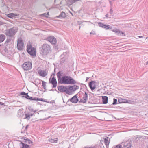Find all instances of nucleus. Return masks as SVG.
I'll use <instances>...</instances> for the list:
<instances>
[{"label":"nucleus","mask_w":148,"mask_h":148,"mask_svg":"<svg viewBox=\"0 0 148 148\" xmlns=\"http://www.w3.org/2000/svg\"><path fill=\"white\" fill-rule=\"evenodd\" d=\"M63 73L61 71H59L56 74L58 84H74L77 82L70 76H62Z\"/></svg>","instance_id":"f257e3e1"},{"label":"nucleus","mask_w":148,"mask_h":148,"mask_svg":"<svg viewBox=\"0 0 148 148\" xmlns=\"http://www.w3.org/2000/svg\"><path fill=\"white\" fill-rule=\"evenodd\" d=\"M79 86L76 85L74 86H59L58 87V90L60 92H65L66 94L70 95L73 92L79 88Z\"/></svg>","instance_id":"f03ea898"},{"label":"nucleus","mask_w":148,"mask_h":148,"mask_svg":"<svg viewBox=\"0 0 148 148\" xmlns=\"http://www.w3.org/2000/svg\"><path fill=\"white\" fill-rule=\"evenodd\" d=\"M40 53L43 56H45L51 51V49L49 45L44 44L41 46Z\"/></svg>","instance_id":"7ed1b4c3"},{"label":"nucleus","mask_w":148,"mask_h":148,"mask_svg":"<svg viewBox=\"0 0 148 148\" xmlns=\"http://www.w3.org/2000/svg\"><path fill=\"white\" fill-rule=\"evenodd\" d=\"M18 31V29L16 27H13L9 29H6L5 31V34L7 36L10 37H14Z\"/></svg>","instance_id":"20e7f679"},{"label":"nucleus","mask_w":148,"mask_h":148,"mask_svg":"<svg viewBox=\"0 0 148 148\" xmlns=\"http://www.w3.org/2000/svg\"><path fill=\"white\" fill-rule=\"evenodd\" d=\"M27 51L28 53L33 56H36V49L35 48L32 47L31 45H27Z\"/></svg>","instance_id":"39448f33"},{"label":"nucleus","mask_w":148,"mask_h":148,"mask_svg":"<svg viewBox=\"0 0 148 148\" xmlns=\"http://www.w3.org/2000/svg\"><path fill=\"white\" fill-rule=\"evenodd\" d=\"M22 67L24 70L28 71L30 70L32 67V64L30 62H27L23 64Z\"/></svg>","instance_id":"423d86ee"},{"label":"nucleus","mask_w":148,"mask_h":148,"mask_svg":"<svg viewBox=\"0 0 148 148\" xmlns=\"http://www.w3.org/2000/svg\"><path fill=\"white\" fill-rule=\"evenodd\" d=\"M24 43L22 38H20L17 40V47L18 50L21 51L23 50Z\"/></svg>","instance_id":"0eeeda50"},{"label":"nucleus","mask_w":148,"mask_h":148,"mask_svg":"<svg viewBox=\"0 0 148 148\" xmlns=\"http://www.w3.org/2000/svg\"><path fill=\"white\" fill-rule=\"evenodd\" d=\"M79 100L77 97V95H75L72 97L71 98L69 99L68 101L67 102H66V104H67L69 105L68 103L69 102V101H70L72 103H76Z\"/></svg>","instance_id":"6e6552de"},{"label":"nucleus","mask_w":148,"mask_h":148,"mask_svg":"<svg viewBox=\"0 0 148 148\" xmlns=\"http://www.w3.org/2000/svg\"><path fill=\"white\" fill-rule=\"evenodd\" d=\"M96 82L95 81H92L89 83V86L92 91L96 88Z\"/></svg>","instance_id":"1a4fd4ad"},{"label":"nucleus","mask_w":148,"mask_h":148,"mask_svg":"<svg viewBox=\"0 0 148 148\" xmlns=\"http://www.w3.org/2000/svg\"><path fill=\"white\" fill-rule=\"evenodd\" d=\"M49 83H51L53 85L52 88H56L57 85V81L56 78L54 77L52 78L51 80V78L49 79Z\"/></svg>","instance_id":"9d476101"},{"label":"nucleus","mask_w":148,"mask_h":148,"mask_svg":"<svg viewBox=\"0 0 148 148\" xmlns=\"http://www.w3.org/2000/svg\"><path fill=\"white\" fill-rule=\"evenodd\" d=\"M47 40L52 44L55 45L56 43V39L54 36H49L47 38Z\"/></svg>","instance_id":"9b49d317"},{"label":"nucleus","mask_w":148,"mask_h":148,"mask_svg":"<svg viewBox=\"0 0 148 148\" xmlns=\"http://www.w3.org/2000/svg\"><path fill=\"white\" fill-rule=\"evenodd\" d=\"M84 92L85 94L84 95L82 99H81L79 101V102L84 103L86 102L87 100L88 99V94L86 92Z\"/></svg>","instance_id":"f8f14e48"},{"label":"nucleus","mask_w":148,"mask_h":148,"mask_svg":"<svg viewBox=\"0 0 148 148\" xmlns=\"http://www.w3.org/2000/svg\"><path fill=\"white\" fill-rule=\"evenodd\" d=\"M132 141L129 140L124 143L123 148H131L132 147Z\"/></svg>","instance_id":"ddd939ff"},{"label":"nucleus","mask_w":148,"mask_h":148,"mask_svg":"<svg viewBox=\"0 0 148 148\" xmlns=\"http://www.w3.org/2000/svg\"><path fill=\"white\" fill-rule=\"evenodd\" d=\"M38 73L40 76L45 77L47 75V72L46 71L39 70Z\"/></svg>","instance_id":"4468645a"},{"label":"nucleus","mask_w":148,"mask_h":148,"mask_svg":"<svg viewBox=\"0 0 148 148\" xmlns=\"http://www.w3.org/2000/svg\"><path fill=\"white\" fill-rule=\"evenodd\" d=\"M1 51H2L3 54H1L3 56H5L6 53H8V51L7 48L5 46H1Z\"/></svg>","instance_id":"2eb2a0df"},{"label":"nucleus","mask_w":148,"mask_h":148,"mask_svg":"<svg viewBox=\"0 0 148 148\" xmlns=\"http://www.w3.org/2000/svg\"><path fill=\"white\" fill-rule=\"evenodd\" d=\"M20 142H21L19 144L20 148H30V146L27 144H25L21 141H20Z\"/></svg>","instance_id":"dca6fc26"},{"label":"nucleus","mask_w":148,"mask_h":148,"mask_svg":"<svg viewBox=\"0 0 148 148\" xmlns=\"http://www.w3.org/2000/svg\"><path fill=\"white\" fill-rule=\"evenodd\" d=\"M130 101L126 100L123 99H120L118 100V102L120 103H130Z\"/></svg>","instance_id":"f3484780"},{"label":"nucleus","mask_w":148,"mask_h":148,"mask_svg":"<svg viewBox=\"0 0 148 148\" xmlns=\"http://www.w3.org/2000/svg\"><path fill=\"white\" fill-rule=\"evenodd\" d=\"M66 16V13L64 12H62L58 16H56V18H65Z\"/></svg>","instance_id":"a211bd4d"},{"label":"nucleus","mask_w":148,"mask_h":148,"mask_svg":"<svg viewBox=\"0 0 148 148\" xmlns=\"http://www.w3.org/2000/svg\"><path fill=\"white\" fill-rule=\"evenodd\" d=\"M110 140V139L107 137H106V138L104 139V141L106 146H108L109 145Z\"/></svg>","instance_id":"6ab92c4d"},{"label":"nucleus","mask_w":148,"mask_h":148,"mask_svg":"<svg viewBox=\"0 0 148 148\" xmlns=\"http://www.w3.org/2000/svg\"><path fill=\"white\" fill-rule=\"evenodd\" d=\"M102 102L103 104H106L108 103V97L106 96H102Z\"/></svg>","instance_id":"aec40b11"},{"label":"nucleus","mask_w":148,"mask_h":148,"mask_svg":"<svg viewBox=\"0 0 148 148\" xmlns=\"http://www.w3.org/2000/svg\"><path fill=\"white\" fill-rule=\"evenodd\" d=\"M115 31L114 32L117 33V34L119 35H121L122 34V36H125V34L123 32H121L118 29L116 28L115 29Z\"/></svg>","instance_id":"412c9836"},{"label":"nucleus","mask_w":148,"mask_h":148,"mask_svg":"<svg viewBox=\"0 0 148 148\" xmlns=\"http://www.w3.org/2000/svg\"><path fill=\"white\" fill-rule=\"evenodd\" d=\"M17 16L16 14H14L13 13H10L7 15V17L11 18H13L14 17Z\"/></svg>","instance_id":"4be33fe9"},{"label":"nucleus","mask_w":148,"mask_h":148,"mask_svg":"<svg viewBox=\"0 0 148 148\" xmlns=\"http://www.w3.org/2000/svg\"><path fill=\"white\" fill-rule=\"evenodd\" d=\"M83 148H99V146L98 144H95V145H92L90 147L85 146Z\"/></svg>","instance_id":"5701e85b"},{"label":"nucleus","mask_w":148,"mask_h":148,"mask_svg":"<svg viewBox=\"0 0 148 148\" xmlns=\"http://www.w3.org/2000/svg\"><path fill=\"white\" fill-rule=\"evenodd\" d=\"M5 36L4 35H0V43L3 42L5 39Z\"/></svg>","instance_id":"b1692460"},{"label":"nucleus","mask_w":148,"mask_h":148,"mask_svg":"<svg viewBox=\"0 0 148 148\" xmlns=\"http://www.w3.org/2000/svg\"><path fill=\"white\" fill-rule=\"evenodd\" d=\"M58 140V138H56L54 139L49 138V141L52 143H57Z\"/></svg>","instance_id":"393cba45"},{"label":"nucleus","mask_w":148,"mask_h":148,"mask_svg":"<svg viewBox=\"0 0 148 148\" xmlns=\"http://www.w3.org/2000/svg\"><path fill=\"white\" fill-rule=\"evenodd\" d=\"M36 100L40 101H44V102H45L48 103H51V102H50L49 101H47V99H44L42 98H36Z\"/></svg>","instance_id":"a878e982"},{"label":"nucleus","mask_w":148,"mask_h":148,"mask_svg":"<svg viewBox=\"0 0 148 148\" xmlns=\"http://www.w3.org/2000/svg\"><path fill=\"white\" fill-rule=\"evenodd\" d=\"M24 140L25 141H23L24 143H27L29 144L33 143L32 142L27 138H26V139H24Z\"/></svg>","instance_id":"bb28decb"},{"label":"nucleus","mask_w":148,"mask_h":148,"mask_svg":"<svg viewBox=\"0 0 148 148\" xmlns=\"http://www.w3.org/2000/svg\"><path fill=\"white\" fill-rule=\"evenodd\" d=\"M42 86L43 87L44 89L45 90L44 92H45L47 89H46V82L44 81H42Z\"/></svg>","instance_id":"cd10ccee"},{"label":"nucleus","mask_w":148,"mask_h":148,"mask_svg":"<svg viewBox=\"0 0 148 148\" xmlns=\"http://www.w3.org/2000/svg\"><path fill=\"white\" fill-rule=\"evenodd\" d=\"M105 26H104V27L103 28L106 29L111 30L112 29V27H110V26L108 25L105 24Z\"/></svg>","instance_id":"c85d7f7f"},{"label":"nucleus","mask_w":148,"mask_h":148,"mask_svg":"<svg viewBox=\"0 0 148 148\" xmlns=\"http://www.w3.org/2000/svg\"><path fill=\"white\" fill-rule=\"evenodd\" d=\"M98 25L101 27L103 28L105 26V25L103 23H102L101 22H99L98 23Z\"/></svg>","instance_id":"c756f323"},{"label":"nucleus","mask_w":148,"mask_h":148,"mask_svg":"<svg viewBox=\"0 0 148 148\" xmlns=\"http://www.w3.org/2000/svg\"><path fill=\"white\" fill-rule=\"evenodd\" d=\"M30 118V115L29 114H25V117L24 119H27V120H29Z\"/></svg>","instance_id":"7c9ffc66"},{"label":"nucleus","mask_w":148,"mask_h":148,"mask_svg":"<svg viewBox=\"0 0 148 148\" xmlns=\"http://www.w3.org/2000/svg\"><path fill=\"white\" fill-rule=\"evenodd\" d=\"M112 148H114L113 147ZM114 148H123V147L120 144H119L116 146H114Z\"/></svg>","instance_id":"2f4dec72"},{"label":"nucleus","mask_w":148,"mask_h":148,"mask_svg":"<svg viewBox=\"0 0 148 148\" xmlns=\"http://www.w3.org/2000/svg\"><path fill=\"white\" fill-rule=\"evenodd\" d=\"M117 104V99H116L115 98H114L113 99V102L112 103V104L114 105L116 104Z\"/></svg>","instance_id":"473e14b6"},{"label":"nucleus","mask_w":148,"mask_h":148,"mask_svg":"<svg viewBox=\"0 0 148 148\" xmlns=\"http://www.w3.org/2000/svg\"><path fill=\"white\" fill-rule=\"evenodd\" d=\"M28 109L31 112H36V111L33 110V109L31 107H29L28 108Z\"/></svg>","instance_id":"72a5a7b5"},{"label":"nucleus","mask_w":148,"mask_h":148,"mask_svg":"<svg viewBox=\"0 0 148 148\" xmlns=\"http://www.w3.org/2000/svg\"><path fill=\"white\" fill-rule=\"evenodd\" d=\"M36 97H30L29 98V100H36Z\"/></svg>","instance_id":"f704fd0d"},{"label":"nucleus","mask_w":148,"mask_h":148,"mask_svg":"<svg viewBox=\"0 0 148 148\" xmlns=\"http://www.w3.org/2000/svg\"><path fill=\"white\" fill-rule=\"evenodd\" d=\"M10 39L9 40H8V39L5 42L4 44V45H5L7 46L8 45V43L9 42H10Z\"/></svg>","instance_id":"c9c22d12"},{"label":"nucleus","mask_w":148,"mask_h":148,"mask_svg":"<svg viewBox=\"0 0 148 148\" xmlns=\"http://www.w3.org/2000/svg\"><path fill=\"white\" fill-rule=\"evenodd\" d=\"M26 93H25L24 92H21L20 93V95H25L26 94Z\"/></svg>","instance_id":"e433bc0d"},{"label":"nucleus","mask_w":148,"mask_h":148,"mask_svg":"<svg viewBox=\"0 0 148 148\" xmlns=\"http://www.w3.org/2000/svg\"><path fill=\"white\" fill-rule=\"evenodd\" d=\"M90 34H95V32L94 31H92L90 33Z\"/></svg>","instance_id":"4c0bfd02"},{"label":"nucleus","mask_w":148,"mask_h":148,"mask_svg":"<svg viewBox=\"0 0 148 148\" xmlns=\"http://www.w3.org/2000/svg\"><path fill=\"white\" fill-rule=\"evenodd\" d=\"M79 97L82 96V95H83L84 94V93L82 92H79Z\"/></svg>","instance_id":"58836bf2"},{"label":"nucleus","mask_w":148,"mask_h":148,"mask_svg":"<svg viewBox=\"0 0 148 148\" xmlns=\"http://www.w3.org/2000/svg\"><path fill=\"white\" fill-rule=\"evenodd\" d=\"M113 11L112 10V9H110V13L111 14H112V13H113Z\"/></svg>","instance_id":"ea45409f"},{"label":"nucleus","mask_w":148,"mask_h":148,"mask_svg":"<svg viewBox=\"0 0 148 148\" xmlns=\"http://www.w3.org/2000/svg\"><path fill=\"white\" fill-rule=\"evenodd\" d=\"M1 45H0V53L1 54H3V52L2 51H1Z\"/></svg>","instance_id":"a19ab883"},{"label":"nucleus","mask_w":148,"mask_h":148,"mask_svg":"<svg viewBox=\"0 0 148 148\" xmlns=\"http://www.w3.org/2000/svg\"><path fill=\"white\" fill-rule=\"evenodd\" d=\"M29 97L30 96H29L28 95H26V98L27 99H29Z\"/></svg>","instance_id":"79ce46f5"},{"label":"nucleus","mask_w":148,"mask_h":148,"mask_svg":"<svg viewBox=\"0 0 148 148\" xmlns=\"http://www.w3.org/2000/svg\"><path fill=\"white\" fill-rule=\"evenodd\" d=\"M28 95V93H26V94L25 95V96H23V97H25V98H26V95Z\"/></svg>","instance_id":"37998d69"},{"label":"nucleus","mask_w":148,"mask_h":148,"mask_svg":"<svg viewBox=\"0 0 148 148\" xmlns=\"http://www.w3.org/2000/svg\"><path fill=\"white\" fill-rule=\"evenodd\" d=\"M5 104L4 103H2V102H0V105H3Z\"/></svg>","instance_id":"c03bdc74"},{"label":"nucleus","mask_w":148,"mask_h":148,"mask_svg":"<svg viewBox=\"0 0 148 148\" xmlns=\"http://www.w3.org/2000/svg\"><path fill=\"white\" fill-rule=\"evenodd\" d=\"M45 14H46V15H47V16H49V13H47V14H46V13H44V14H43V15H45Z\"/></svg>","instance_id":"a18cd8bd"},{"label":"nucleus","mask_w":148,"mask_h":148,"mask_svg":"<svg viewBox=\"0 0 148 148\" xmlns=\"http://www.w3.org/2000/svg\"><path fill=\"white\" fill-rule=\"evenodd\" d=\"M28 125H27L26 127H25V130H27V129L28 128Z\"/></svg>","instance_id":"49530a36"},{"label":"nucleus","mask_w":148,"mask_h":148,"mask_svg":"<svg viewBox=\"0 0 148 148\" xmlns=\"http://www.w3.org/2000/svg\"><path fill=\"white\" fill-rule=\"evenodd\" d=\"M34 113L33 114H29V115H30V116H33V115H34Z\"/></svg>","instance_id":"de8ad7c7"},{"label":"nucleus","mask_w":148,"mask_h":148,"mask_svg":"<svg viewBox=\"0 0 148 148\" xmlns=\"http://www.w3.org/2000/svg\"><path fill=\"white\" fill-rule=\"evenodd\" d=\"M24 139H26V138H25V137H23L22 138H21V139H23L24 140Z\"/></svg>","instance_id":"09e8293b"},{"label":"nucleus","mask_w":148,"mask_h":148,"mask_svg":"<svg viewBox=\"0 0 148 148\" xmlns=\"http://www.w3.org/2000/svg\"><path fill=\"white\" fill-rule=\"evenodd\" d=\"M88 79H89V78H88V77H86V82H87V81H88Z\"/></svg>","instance_id":"8fccbe9b"},{"label":"nucleus","mask_w":148,"mask_h":148,"mask_svg":"<svg viewBox=\"0 0 148 148\" xmlns=\"http://www.w3.org/2000/svg\"><path fill=\"white\" fill-rule=\"evenodd\" d=\"M44 15L46 17H48V16H47V15H46V14H45V15Z\"/></svg>","instance_id":"3c124183"},{"label":"nucleus","mask_w":148,"mask_h":148,"mask_svg":"<svg viewBox=\"0 0 148 148\" xmlns=\"http://www.w3.org/2000/svg\"><path fill=\"white\" fill-rule=\"evenodd\" d=\"M106 18L108 17V14H107L106 15Z\"/></svg>","instance_id":"603ef678"},{"label":"nucleus","mask_w":148,"mask_h":148,"mask_svg":"<svg viewBox=\"0 0 148 148\" xmlns=\"http://www.w3.org/2000/svg\"><path fill=\"white\" fill-rule=\"evenodd\" d=\"M147 64H148V61H147L146 62V65H147Z\"/></svg>","instance_id":"864d4df0"},{"label":"nucleus","mask_w":148,"mask_h":148,"mask_svg":"<svg viewBox=\"0 0 148 148\" xmlns=\"http://www.w3.org/2000/svg\"><path fill=\"white\" fill-rule=\"evenodd\" d=\"M138 37H139V38H142V37H143V36H138Z\"/></svg>","instance_id":"5fc2aeb1"},{"label":"nucleus","mask_w":148,"mask_h":148,"mask_svg":"<svg viewBox=\"0 0 148 148\" xmlns=\"http://www.w3.org/2000/svg\"><path fill=\"white\" fill-rule=\"evenodd\" d=\"M115 29L112 30V31L113 32H114V31H115Z\"/></svg>","instance_id":"6e6d98bb"},{"label":"nucleus","mask_w":148,"mask_h":148,"mask_svg":"<svg viewBox=\"0 0 148 148\" xmlns=\"http://www.w3.org/2000/svg\"><path fill=\"white\" fill-rule=\"evenodd\" d=\"M50 91H54V90H53L52 89H51L50 90H49Z\"/></svg>","instance_id":"4d7b16f0"},{"label":"nucleus","mask_w":148,"mask_h":148,"mask_svg":"<svg viewBox=\"0 0 148 148\" xmlns=\"http://www.w3.org/2000/svg\"><path fill=\"white\" fill-rule=\"evenodd\" d=\"M52 75H55V73H53V74H52Z\"/></svg>","instance_id":"13d9d810"},{"label":"nucleus","mask_w":148,"mask_h":148,"mask_svg":"<svg viewBox=\"0 0 148 148\" xmlns=\"http://www.w3.org/2000/svg\"><path fill=\"white\" fill-rule=\"evenodd\" d=\"M56 49H58V47H57L56 46Z\"/></svg>","instance_id":"bf43d9fd"},{"label":"nucleus","mask_w":148,"mask_h":148,"mask_svg":"<svg viewBox=\"0 0 148 148\" xmlns=\"http://www.w3.org/2000/svg\"><path fill=\"white\" fill-rule=\"evenodd\" d=\"M80 26H79V29H80Z\"/></svg>","instance_id":"052dcab7"},{"label":"nucleus","mask_w":148,"mask_h":148,"mask_svg":"<svg viewBox=\"0 0 148 148\" xmlns=\"http://www.w3.org/2000/svg\"><path fill=\"white\" fill-rule=\"evenodd\" d=\"M111 1H110V3H111Z\"/></svg>","instance_id":"680f3d73"},{"label":"nucleus","mask_w":148,"mask_h":148,"mask_svg":"<svg viewBox=\"0 0 148 148\" xmlns=\"http://www.w3.org/2000/svg\"><path fill=\"white\" fill-rule=\"evenodd\" d=\"M71 15H72V16H73V14H72V13H71Z\"/></svg>","instance_id":"e2e57ef3"},{"label":"nucleus","mask_w":148,"mask_h":148,"mask_svg":"<svg viewBox=\"0 0 148 148\" xmlns=\"http://www.w3.org/2000/svg\"><path fill=\"white\" fill-rule=\"evenodd\" d=\"M147 98H148V95L147 96Z\"/></svg>","instance_id":"0e129e2a"},{"label":"nucleus","mask_w":148,"mask_h":148,"mask_svg":"<svg viewBox=\"0 0 148 148\" xmlns=\"http://www.w3.org/2000/svg\"><path fill=\"white\" fill-rule=\"evenodd\" d=\"M61 2H62L61 1L60 2V4H61Z\"/></svg>","instance_id":"69168bd1"}]
</instances>
